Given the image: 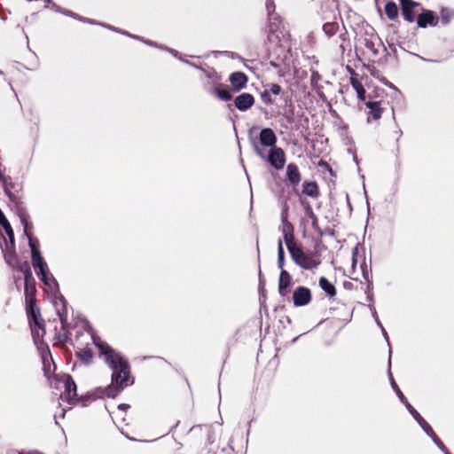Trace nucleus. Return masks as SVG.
Returning <instances> with one entry per match:
<instances>
[{
	"label": "nucleus",
	"mask_w": 454,
	"mask_h": 454,
	"mask_svg": "<svg viewBox=\"0 0 454 454\" xmlns=\"http://www.w3.org/2000/svg\"><path fill=\"white\" fill-rule=\"evenodd\" d=\"M302 194L317 199L320 196L318 184L314 181H305L302 184Z\"/></svg>",
	"instance_id": "nucleus-23"
},
{
	"label": "nucleus",
	"mask_w": 454,
	"mask_h": 454,
	"mask_svg": "<svg viewBox=\"0 0 454 454\" xmlns=\"http://www.w3.org/2000/svg\"><path fill=\"white\" fill-rule=\"evenodd\" d=\"M281 221H282V234L284 240L286 241L294 238V227L288 221V206L285 204L284 208L281 211Z\"/></svg>",
	"instance_id": "nucleus-15"
},
{
	"label": "nucleus",
	"mask_w": 454,
	"mask_h": 454,
	"mask_svg": "<svg viewBox=\"0 0 454 454\" xmlns=\"http://www.w3.org/2000/svg\"><path fill=\"white\" fill-rule=\"evenodd\" d=\"M129 407H130L129 404H127V403H120L117 405V409L120 411H126Z\"/></svg>",
	"instance_id": "nucleus-45"
},
{
	"label": "nucleus",
	"mask_w": 454,
	"mask_h": 454,
	"mask_svg": "<svg viewBox=\"0 0 454 454\" xmlns=\"http://www.w3.org/2000/svg\"><path fill=\"white\" fill-rule=\"evenodd\" d=\"M32 265L45 286H50L48 278V266L40 252L34 251L31 254Z\"/></svg>",
	"instance_id": "nucleus-4"
},
{
	"label": "nucleus",
	"mask_w": 454,
	"mask_h": 454,
	"mask_svg": "<svg viewBox=\"0 0 454 454\" xmlns=\"http://www.w3.org/2000/svg\"><path fill=\"white\" fill-rule=\"evenodd\" d=\"M344 36H345V34H342V35H340V37L342 39V43H340V48H341V50H342V52H343V51H345V48H346V46H345V44H344V43H345V42H346V39H345V37H344Z\"/></svg>",
	"instance_id": "nucleus-47"
},
{
	"label": "nucleus",
	"mask_w": 454,
	"mask_h": 454,
	"mask_svg": "<svg viewBox=\"0 0 454 454\" xmlns=\"http://www.w3.org/2000/svg\"><path fill=\"white\" fill-rule=\"evenodd\" d=\"M20 222L24 227V234L27 238L32 237L31 229L33 228V225L31 223L28 222L27 215L22 213L20 215Z\"/></svg>",
	"instance_id": "nucleus-34"
},
{
	"label": "nucleus",
	"mask_w": 454,
	"mask_h": 454,
	"mask_svg": "<svg viewBox=\"0 0 454 454\" xmlns=\"http://www.w3.org/2000/svg\"><path fill=\"white\" fill-rule=\"evenodd\" d=\"M392 387L393 388L395 389L396 395H398V397H404L403 392L401 391V389L399 388V387L397 386V384L392 380Z\"/></svg>",
	"instance_id": "nucleus-43"
},
{
	"label": "nucleus",
	"mask_w": 454,
	"mask_h": 454,
	"mask_svg": "<svg viewBox=\"0 0 454 454\" xmlns=\"http://www.w3.org/2000/svg\"><path fill=\"white\" fill-rule=\"evenodd\" d=\"M254 150L259 156L263 157V153H262V150L258 147V145H254Z\"/></svg>",
	"instance_id": "nucleus-49"
},
{
	"label": "nucleus",
	"mask_w": 454,
	"mask_h": 454,
	"mask_svg": "<svg viewBox=\"0 0 454 454\" xmlns=\"http://www.w3.org/2000/svg\"><path fill=\"white\" fill-rule=\"evenodd\" d=\"M207 77H208V78H212V79H214V80H215V84H216V83H218V82H220V81H221V76H220V75H218V74L216 73V71H215V70H214V69H213L211 72L207 73Z\"/></svg>",
	"instance_id": "nucleus-41"
},
{
	"label": "nucleus",
	"mask_w": 454,
	"mask_h": 454,
	"mask_svg": "<svg viewBox=\"0 0 454 454\" xmlns=\"http://www.w3.org/2000/svg\"><path fill=\"white\" fill-rule=\"evenodd\" d=\"M367 49L371 50L374 55L379 53L378 50L375 48L374 43L372 41H367L365 43Z\"/></svg>",
	"instance_id": "nucleus-42"
},
{
	"label": "nucleus",
	"mask_w": 454,
	"mask_h": 454,
	"mask_svg": "<svg viewBox=\"0 0 454 454\" xmlns=\"http://www.w3.org/2000/svg\"><path fill=\"white\" fill-rule=\"evenodd\" d=\"M254 104V98L252 94L245 92L234 99V106L239 111H247L251 108Z\"/></svg>",
	"instance_id": "nucleus-16"
},
{
	"label": "nucleus",
	"mask_w": 454,
	"mask_h": 454,
	"mask_svg": "<svg viewBox=\"0 0 454 454\" xmlns=\"http://www.w3.org/2000/svg\"><path fill=\"white\" fill-rule=\"evenodd\" d=\"M316 74H312V77H311V80H312V81L314 80V77H315V79H317V76H315Z\"/></svg>",
	"instance_id": "nucleus-54"
},
{
	"label": "nucleus",
	"mask_w": 454,
	"mask_h": 454,
	"mask_svg": "<svg viewBox=\"0 0 454 454\" xmlns=\"http://www.w3.org/2000/svg\"><path fill=\"white\" fill-rule=\"evenodd\" d=\"M316 74H312V77H311V80H312V81L314 80V77H315V79H317V76H315Z\"/></svg>",
	"instance_id": "nucleus-53"
},
{
	"label": "nucleus",
	"mask_w": 454,
	"mask_h": 454,
	"mask_svg": "<svg viewBox=\"0 0 454 454\" xmlns=\"http://www.w3.org/2000/svg\"><path fill=\"white\" fill-rule=\"evenodd\" d=\"M0 225L4 228L11 243H13V239H15L13 230L1 209H0Z\"/></svg>",
	"instance_id": "nucleus-31"
},
{
	"label": "nucleus",
	"mask_w": 454,
	"mask_h": 454,
	"mask_svg": "<svg viewBox=\"0 0 454 454\" xmlns=\"http://www.w3.org/2000/svg\"><path fill=\"white\" fill-rule=\"evenodd\" d=\"M229 81L231 82L232 91L239 92L247 87L248 77L245 73L236 71L230 74Z\"/></svg>",
	"instance_id": "nucleus-14"
},
{
	"label": "nucleus",
	"mask_w": 454,
	"mask_h": 454,
	"mask_svg": "<svg viewBox=\"0 0 454 454\" xmlns=\"http://www.w3.org/2000/svg\"><path fill=\"white\" fill-rule=\"evenodd\" d=\"M95 346L98 348L99 356L112 368V384L105 388H98L93 397H116L121 390L133 383L130 379V366L129 362L110 347L99 337H92ZM80 397H92L87 395Z\"/></svg>",
	"instance_id": "nucleus-1"
},
{
	"label": "nucleus",
	"mask_w": 454,
	"mask_h": 454,
	"mask_svg": "<svg viewBox=\"0 0 454 454\" xmlns=\"http://www.w3.org/2000/svg\"><path fill=\"white\" fill-rule=\"evenodd\" d=\"M4 179V190L10 200L16 205L20 202V198L17 196L13 191L18 192L16 189L17 184L12 181L11 177L3 178Z\"/></svg>",
	"instance_id": "nucleus-21"
},
{
	"label": "nucleus",
	"mask_w": 454,
	"mask_h": 454,
	"mask_svg": "<svg viewBox=\"0 0 454 454\" xmlns=\"http://www.w3.org/2000/svg\"><path fill=\"white\" fill-rule=\"evenodd\" d=\"M212 93L223 101H230L232 99L231 90L225 88L224 85L221 82H218L214 86Z\"/></svg>",
	"instance_id": "nucleus-24"
},
{
	"label": "nucleus",
	"mask_w": 454,
	"mask_h": 454,
	"mask_svg": "<svg viewBox=\"0 0 454 454\" xmlns=\"http://www.w3.org/2000/svg\"><path fill=\"white\" fill-rule=\"evenodd\" d=\"M75 356L85 364H90L94 357L92 350L89 348H79L75 351Z\"/></svg>",
	"instance_id": "nucleus-29"
},
{
	"label": "nucleus",
	"mask_w": 454,
	"mask_h": 454,
	"mask_svg": "<svg viewBox=\"0 0 454 454\" xmlns=\"http://www.w3.org/2000/svg\"><path fill=\"white\" fill-rule=\"evenodd\" d=\"M318 285L323 291L330 297L333 298L337 294V291L333 284H332L325 277H320Z\"/></svg>",
	"instance_id": "nucleus-25"
},
{
	"label": "nucleus",
	"mask_w": 454,
	"mask_h": 454,
	"mask_svg": "<svg viewBox=\"0 0 454 454\" xmlns=\"http://www.w3.org/2000/svg\"><path fill=\"white\" fill-rule=\"evenodd\" d=\"M339 23L336 21L325 22L323 25V31L328 36H333L339 30Z\"/></svg>",
	"instance_id": "nucleus-33"
},
{
	"label": "nucleus",
	"mask_w": 454,
	"mask_h": 454,
	"mask_svg": "<svg viewBox=\"0 0 454 454\" xmlns=\"http://www.w3.org/2000/svg\"><path fill=\"white\" fill-rule=\"evenodd\" d=\"M259 140L262 146L273 148L276 146L278 138L270 128H264L259 134Z\"/></svg>",
	"instance_id": "nucleus-17"
},
{
	"label": "nucleus",
	"mask_w": 454,
	"mask_h": 454,
	"mask_svg": "<svg viewBox=\"0 0 454 454\" xmlns=\"http://www.w3.org/2000/svg\"><path fill=\"white\" fill-rule=\"evenodd\" d=\"M415 20H417L419 27L426 28L428 26H437L440 18L433 11L421 8V12L419 15H417Z\"/></svg>",
	"instance_id": "nucleus-7"
},
{
	"label": "nucleus",
	"mask_w": 454,
	"mask_h": 454,
	"mask_svg": "<svg viewBox=\"0 0 454 454\" xmlns=\"http://www.w3.org/2000/svg\"><path fill=\"white\" fill-rule=\"evenodd\" d=\"M86 21H88V22H89V23H90V24H93V23H94L93 21H91V20H87Z\"/></svg>",
	"instance_id": "nucleus-57"
},
{
	"label": "nucleus",
	"mask_w": 454,
	"mask_h": 454,
	"mask_svg": "<svg viewBox=\"0 0 454 454\" xmlns=\"http://www.w3.org/2000/svg\"><path fill=\"white\" fill-rule=\"evenodd\" d=\"M293 284L292 276L288 271L282 270L278 278V294L285 297L290 293V286Z\"/></svg>",
	"instance_id": "nucleus-18"
},
{
	"label": "nucleus",
	"mask_w": 454,
	"mask_h": 454,
	"mask_svg": "<svg viewBox=\"0 0 454 454\" xmlns=\"http://www.w3.org/2000/svg\"><path fill=\"white\" fill-rule=\"evenodd\" d=\"M366 106L367 121H379L381 118L384 108L380 101H372L371 99L364 101Z\"/></svg>",
	"instance_id": "nucleus-13"
},
{
	"label": "nucleus",
	"mask_w": 454,
	"mask_h": 454,
	"mask_svg": "<svg viewBox=\"0 0 454 454\" xmlns=\"http://www.w3.org/2000/svg\"><path fill=\"white\" fill-rule=\"evenodd\" d=\"M60 321H61L62 325H64V321H65V320H64V318H63V317H62V316H60Z\"/></svg>",
	"instance_id": "nucleus-55"
},
{
	"label": "nucleus",
	"mask_w": 454,
	"mask_h": 454,
	"mask_svg": "<svg viewBox=\"0 0 454 454\" xmlns=\"http://www.w3.org/2000/svg\"><path fill=\"white\" fill-rule=\"evenodd\" d=\"M268 160L275 169H282L286 161V153L283 148L277 146L271 148L269 152Z\"/></svg>",
	"instance_id": "nucleus-9"
},
{
	"label": "nucleus",
	"mask_w": 454,
	"mask_h": 454,
	"mask_svg": "<svg viewBox=\"0 0 454 454\" xmlns=\"http://www.w3.org/2000/svg\"><path fill=\"white\" fill-rule=\"evenodd\" d=\"M402 15L407 22L412 23L417 18L416 8L420 4L413 0H399Z\"/></svg>",
	"instance_id": "nucleus-8"
},
{
	"label": "nucleus",
	"mask_w": 454,
	"mask_h": 454,
	"mask_svg": "<svg viewBox=\"0 0 454 454\" xmlns=\"http://www.w3.org/2000/svg\"><path fill=\"white\" fill-rule=\"evenodd\" d=\"M294 262L303 270L316 269L320 263L319 255L316 252L305 253L294 238L285 241Z\"/></svg>",
	"instance_id": "nucleus-2"
},
{
	"label": "nucleus",
	"mask_w": 454,
	"mask_h": 454,
	"mask_svg": "<svg viewBox=\"0 0 454 454\" xmlns=\"http://www.w3.org/2000/svg\"><path fill=\"white\" fill-rule=\"evenodd\" d=\"M91 399H61V403L58 402L59 414H54L55 423L58 425V418H64L67 410L72 409L73 406L80 405L81 407H87Z\"/></svg>",
	"instance_id": "nucleus-6"
},
{
	"label": "nucleus",
	"mask_w": 454,
	"mask_h": 454,
	"mask_svg": "<svg viewBox=\"0 0 454 454\" xmlns=\"http://www.w3.org/2000/svg\"><path fill=\"white\" fill-rule=\"evenodd\" d=\"M56 339L61 343H67L69 340V333L67 331L56 333Z\"/></svg>",
	"instance_id": "nucleus-39"
},
{
	"label": "nucleus",
	"mask_w": 454,
	"mask_h": 454,
	"mask_svg": "<svg viewBox=\"0 0 454 454\" xmlns=\"http://www.w3.org/2000/svg\"><path fill=\"white\" fill-rule=\"evenodd\" d=\"M268 90L270 91V94L279 95L282 91V88L280 85L277 83H272L270 84V89Z\"/></svg>",
	"instance_id": "nucleus-40"
},
{
	"label": "nucleus",
	"mask_w": 454,
	"mask_h": 454,
	"mask_svg": "<svg viewBox=\"0 0 454 454\" xmlns=\"http://www.w3.org/2000/svg\"><path fill=\"white\" fill-rule=\"evenodd\" d=\"M301 181V174L299 169V167L291 162L287 164L286 170V182L288 185L292 186L294 191L296 192L297 187L299 186Z\"/></svg>",
	"instance_id": "nucleus-10"
},
{
	"label": "nucleus",
	"mask_w": 454,
	"mask_h": 454,
	"mask_svg": "<svg viewBox=\"0 0 454 454\" xmlns=\"http://www.w3.org/2000/svg\"><path fill=\"white\" fill-rule=\"evenodd\" d=\"M18 454H27V452H25L24 450H19Z\"/></svg>",
	"instance_id": "nucleus-52"
},
{
	"label": "nucleus",
	"mask_w": 454,
	"mask_h": 454,
	"mask_svg": "<svg viewBox=\"0 0 454 454\" xmlns=\"http://www.w3.org/2000/svg\"><path fill=\"white\" fill-rule=\"evenodd\" d=\"M350 84L356 90L358 99L361 101H365L366 90L364 88L362 82L359 81V79L356 77H350Z\"/></svg>",
	"instance_id": "nucleus-28"
},
{
	"label": "nucleus",
	"mask_w": 454,
	"mask_h": 454,
	"mask_svg": "<svg viewBox=\"0 0 454 454\" xmlns=\"http://www.w3.org/2000/svg\"><path fill=\"white\" fill-rule=\"evenodd\" d=\"M425 433L427 434V436H429L432 439L434 443L443 454H450V450L447 449V447L444 445L442 440L438 437V435L434 433L432 427H430L429 430H427Z\"/></svg>",
	"instance_id": "nucleus-30"
},
{
	"label": "nucleus",
	"mask_w": 454,
	"mask_h": 454,
	"mask_svg": "<svg viewBox=\"0 0 454 454\" xmlns=\"http://www.w3.org/2000/svg\"><path fill=\"white\" fill-rule=\"evenodd\" d=\"M266 8H267V11H268L269 20H270L269 33L270 34V33H272L274 31L273 27L276 25V23L272 22L271 20H278V18L274 16L275 4H274L272 0H268L267 1Z\"/></svg>",
	"instance_id": "nucleus-32"
},
{
	"label": "nucleus",
	"mask_w": 454,
	"mask_h": 454,
	"mask_svg": "<svg viewBox=\"0 0 454 454\" xmlns=\"http://www.w3.org/2000/svg\"><path fill=\"white\" fill-rule=\"evenodd\" d=\"M2 239H4V241L5 243L4 247L3 246H1L5 262L8 265L16 262V259L19 257L15 251V239H13V243L10 242V244H8L6 239L4 236H2Z\"/></svg>",
	"instance_id": "nucleus-19"
},
{
	"label": "nucleus",
	"mask_w": 454,
	"mask_h": 454,
	"mask_svg": "<svg viewBox=\"0 0 454 454\" xmlns=\"http://www.w3.org/2000/svg\"><path fill=\"white\" fill-rule=\"evenodd\" d=\"M311 300V291L306 286H298L293 293V301L295 307L306 306Z\"/></svg>",
	"instance_id": "nucleus-12"
},
{
	"label": "nucleus",
	"mask_w": 454,
	"mask_h": 454,
	"mask_svg": "<svg viewBox=\"0 0 454 454\" xmlns=\"http://www.w3.org/2000/svg\"><path fill=\"white\" fill-rule=\"evenodd\" d=\"M318 165H319L320 167H325V168H327V169L331 170V167H330V165H329L326 161H325V160H321L318 162Z\"/></svg>",
	"instance_id": "nucleus-46"
},
{
	"label": "nucleus",
	"mask_w": 454,
	"mask_h": 454,
	"mask_svg": "<svg viewBox=\"0 0 454 454\" xmlns=\"http://www.w3.org/2000/svg\"><path fill=\"white\" fill-rule=\"evenodd\" d=\"M358 254V248L357 247H356L354 249H353V252H352V264H353V267H355V265L356 264V255Z\"/></svg>",
	"instance_id": "nucleus-44"
},
{
	"label": "nucleus",
	"mask_w": 454,
	"mask_h": 454,
	"mask_svg": "<svg viewBox=\"0 0 454 454\" xmlns=\"http://www.w3.org/2000/svg\"><path fill=\"white\" fill-rule=\"evenodd\" d=\"M20 281V278H14V283L16 284L18 289L20 288V286H19Z\"/></svg>",
	"instance_id": "nucleus-50"
},
{
	"label": "nucleus",
	"mask_w": 454,
	"mask_h": 454,
	"mask_svg": "<svg viewBox=\"0 0 454 454\" xmlns=\"http://www.w3.org/2000/svg\"><path fill=\"white\" fill-rule=\"evenodd\" d=\"M386 16L389 20H396L399 15L397 4L394 1H387L384 7Z\"/></svg>",
	"instance_id": "nucleus-26"
},
{
	"label": "nucleus",
	"mask_w": 454,
	"mask_h": 454,
	"mask_svg": "<svg viewBox=\"0 0 454 454\" xmlns=\"http://www.w3.org/2000/svg\"><path fill=\"white\" fill-rule=\"evenodd\" d=\"M57 384L59 388L64 389L59 397H77L76 384L70 375L64 376Z\"/></svg>",
	"instance_id": "nucleus-11"
},
{
	"label": "nucleus",
	"mask_w": 454,
	"mask_h": 454,
	"mask_svg": "<svg viewBox=\"0 0 454 454\" xmlns=\"http://www.w3.org/2000/svg\"><path fill=\"white\" fill-rule=\"evenodd\" d=\"M348 70L350 74V77H356L358 78V74L351 67H348Z\"/></svg>",
	"instance_id": "nucleus-48"
},
{
	"label": "nucleus",
	"mask_w": 454,
	"mask_h": 454,
	"mask_svg": "<svg viewBox=\"0 0 454 454\" xmlns=\"http://www.w3.org/2000/svg\"><path fill=\"white\" fill-rule=\"evenodd\" d=\"M27 454H43L42 452L34 450V451H27Z\"/></svg>",
	"instance_id": "nucleus-51"
},
{
	"label": "nucleus",
	"mask_w": 454,
	"mask_h": 454,
	"mask_svg": "<svg viewBox=\"0 0 454 454\" xmlns=\"http://www.w3.org/2000/svg\"><path fill=\"white\" fill-rule=\"evenodd\" d=\"M285 264V251L282 244V240L279 239L278 242V266L283 269Z\"/></svg>",
	"instance_id": "nucleus-35"
},
{
	"label": "nucleus",
	"mask_w": 454,
	"mask_h": 454,
	"mask_svg": "<svg viewBox=\"0 0 454 454\" xmlns=\"http://www.w3.org/2000/svg\"><path fill=\"white\" fill-rule=\"evenodd\" d=\"M261 98H262V100L266 104V105H272L274 103V100L271 98V96H270V93L268 90H265L262 94H261Z\"/></svg>",
	"instance_id": "nucleus-37"
},
{
	"label": "nucleus",
	"mask_w": 454,
	"mask_h": 454,
	"mask_svg": "<svg viewBox=\"0 0 454 454\" xmlns=\"http://www.w3.org/2000/svg\"><path fill=\"white\" fill-rule=\"evenodd\" d=\"M401 401L405 404V407L413 417V419L418 422L424 432L429 430L432 427L427 420L417 411V410L407 402V399H401Z\"/></svg>",
	"instance_id": "nucleus-20"
},
{
	"label": "nucleus",
	"mask_w": 454,
	"mask_h": 454,
	"mask_svg": "<svg viewBox=\"0 0 454 454\" xmlns=\"http://www.w3.org/2000/svg\"><path fill=\"white\" fill-rule=\"evenodd\" d=\"M25 286H24V294L26 300V309L31 308H36L35 305V294H36V287H35V279L33 277V274L25 276L24 278Z\"/></svg>",
	"instance_id": "nucleus-5"
},
{
	"label": "nucleus",
	"mask_w": 454,
	"mask_h": 454,
	"mask_svg": "<svg viewBox=\"0 0 454 454\" xmlns=\"http://www.w3.org/2000/svg\"><path fill=\"white\" fill-rule=\"evenodd\" d=\"M27 310L29 326L34 341L37 343L43 342V339L46 333L45 322L41 317V311L38 307L31 308Z\"/></svg>",
	"instance_id": "nucleus-3"
},
{
	"label": "nucleus",
	"mask_w": 454,
	"mask_h": 454,
	"mask_svg": "<svg viewBox=\"0 0 454 454\" xmlns=\"http://www.w3.org/2000/svg\"><path fill=\"white\" fill-rule=\"evenodd\" d=\"M9 266L18 271L21 272L25 276H28L32 274V270L27 261H20V258L16 259V262L9 264Z\"/></svg>",
	"instance_id": "nucleus-27"
},
{
	"label": "nucleus",
	"mask_w": 454,
	"mask_h": 454,
	"mask_svg": "<svg viewBox=\"0 0 454 454\" xmlns=\"http://www.w3.org/2000/svg\"><path fill=\"white\" fill-rule=\"evenodd\" d=\"M27 239H28L29 247L31 248V254H33L34 251L40 252L38 240L36 239H34L33 237H29Z\"/></svg>",
	"instance_id": "nucleus-38"
},
{
	"label": "nucleus",
	"mask_w": 454,
	"mask_h": 454,
	"mask_svg": "<svg viewBox=\"0 0 454 454\" xmlns=\"http://www.w3.org/2000/svg\"><path fill=\"white\" fill-rule=\"evenodd\" d=\"M128 439H129L130 441H136L134 438H131V437H129L127 436Z\"/></svg>",
	"instance_id": "nucleus-56"
},
{
	"label": "nucleus",
	"mask_w": 454,
	"mask_h": 454,
	"mask_svg": "<svg viewBox=\"0 0 454 454\" xmlns=\"http://www.w3.org/2000/svg\"><path fill=\"white\" fill-rule=\"evenodd\" d=\"M304 211L306 217L311 221L312 228L317 233L318 237L322 238L324 236V232L319 226L318 218L317 215L314 213L313 208L309 203L306 204V206L304 207Z\"/></svg>",
	"instance_id": "nucleus-22"
},
{
	"label": "nucleus",
	"mask_w": 454,
	"mask_h": 454,
	"mask_svg": "<svg viewBox=\"0 0 454 454\" xmlns=\"http://www.w3.org/2000/svg\"><path fill=\"white\" fill-rule=\"evenodd\" d=\"M45 2H47V3H51V0H45Z\"/></svg>",
	"instance_id": "nucleus-58"
},
{
	"label": "nucleus",
	"mask_w": 454,
	"mask_h": 454,
	"mask_svg": "<svg viewBox=\"0 0 454 454\" xmlns=\"http://www.w3.org/2000/svg\"><path fill=\"white\" fill-rule=\"evenodd\" d=\"M440 14H441L440 19H441L442 22L443 24H447L450 21V20L451 19V17L453 16L454 12L448 8H442Z\"/></svg>",
	"instance_id": "nucleus-36"
}]
</instances>
